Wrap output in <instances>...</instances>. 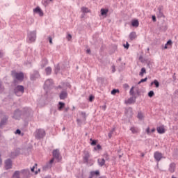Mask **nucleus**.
Returning a JSON list of instances; mask_svg holds the SVG:
<instances>
[{
	"label": "nucleus",
	"mask_w": 178,
	"mask_h": 178,
	"mask_svg": "<svg viewBox=\"0 0 178 178\" xmlns=\"http://www.w3.org/2000/svg\"><path fill=\"white\" fill-rule=\"evenodd\" d=\"M147 73V70H145V67H143L140 70V72L139 73V76H140L141 77H143V76H144V74H145Z\"/></svg>",
	"instance_id": "obj_27"
},
{
	"label": "nucleus",
	"mask_w": 178,
	"mask_h": 178,
	"mask_svg": "<svg viewBox=\"0 0 178 178\" xmlns=\"http://www.w3.org/2000/svg\"><path fill=\"white\" fill-rule=\"evenodd\" d=\"M49 44H52V38L49 36Z\"/></svg>",
	"instance_id": "obj_56"
},
{
	"label": "nucleus",
	"mask_w": 178,
	"mask_h": 178,
	"mask_svg": "<svg viewBox=\"0 0 178 178\" xmlns=\"http://www.w3.org/2000/svg\"><path fill=\"white\" fill-rule=\"evenodd\" d=\"M6 169H12V160L7 159L5 161Z\"/></svg>",
	"instance_id": "obj_13"
},
{
	"label": "nucleus",
	"mask_w": 178,
	"mask_h": 178,
	"mask_svg": "<svg viewBox=\"0 0 178 178\" xmlns=\"http://www.w3.org/2000/svg\"><path fill=\"white\" fill-rule=\"evenodd\" d=\"M37 79H40V72L38 71H34L33 74H31V80L35 81Z\"/></svg>",
	"instance_id": "obj_6"
},
{
	"label": "nucleus",
	"mask_w": 178,
	"mask_h": 178,
	"mask_svg": "<svg viewBox=\"0 0 178 178\" xmlns=\"http://www.w3.org/2000/svg\"><path fill=\"white\" fill-rule=\"evenodd\" d=\"M42 3L44 6H48L49 1L48 0H42Z\"/></svg>",
	"instance_id": "obj_46"
},
{
	"label": "nucleus",
	"mask_w": 178,
	"mask_h": 178,
	"mask_svg": "<svg viewBox=\"0 0 178 178\" xmlns=\"http://www.w3.org/2000/svg\"><path fill=\"white\" fill-rule=\"evenodd\" d=\"M166 45H172V40H168L166 43Z\"/></svg>",
	"instance_id": "obj_55"
},
{
	"label": "nucleus",
	"mask_w": 178,
	"mask_h": 178,
	"mask_svg": "<svg viewBox=\"0 0 178 178\" xmlns=\"http://www.w3.org/2000/svg\"><path fill=\"white\" fill-rule=\"evenodd\" d=\"M168 170L170 173H175L176 170V163H171L169 165Z\"/></svg>",
	"instance_id": "obj_11"
},
{
	"label": "nucleus",
	"mask_w": 178,
	"mask_h": 178,
	"mask_svg": "<svg viewBox=\"0 0 178 178\" xmlns=\"http://www.w3.org/2000/svg\"><path fill=\"white\" fill-rule=\"evenodd\" d=\"M111 69H112V72L113 73H115V72H116V69H115V65H112Z\"/></svg>",
	"instance_id": "obj_51"
},
{
	"label": "nucleus",
	"mask_w": 178,
	"mask_h": 178,
	"mask_svg": "<svg viewBox=\"0 0 178 178\" xmlns=\"http://www.w3.org/2000/svg\"><path fill=\"white\" fill-rule=\"evenodd\" d=\"M138 119H139L140 120H143V119H144V115L142 113H138Z\"/></svg>",
	"instance_id": "obj_36"
},
{
	"label": "nucleus",
	"mask_w": 178,
	"mask_h": 178,
	"mask_svg": "<svg viewBox=\"0 0 178 178\" xmlns=\"http://www.w3.org/2000/svg\"><path fill=\"white\" fill-rule=\"evenodd\" d=\"M28 38L31 42H34L37 38V31H33L28 33Z\"/></svg>",
	"instance_id": "obj_4"
},
{
	"label": "nucleus",
	"mask_w": 178,
	"mask_h": 178,
	"mask_svg": "<svg viewBox=\"0 0 178 178\" xmlns=\"http://www.w3.org/2000/svg\"><path fill=\"white\" fill-rule=\"evenodd\" d=\"M116 92H119V90H118V89H113V90L111 91L112 95H115V94H116Z\"/></svg>",
	"instance_id": "obj_43"
},
{
	"label": "nucleus",
	"mask_w": 178,
	"mask_h": 178,
	"mask_svg": "<svg viewBox=\"0 0 178 178\" xmlns=\"http://www.w3.org/2000/svg\"><path fill=\"white\" fill-rule=\"evenodd\" d=\"M146 132L147 134H150L151 131H149V127L147 128Z\"/></svg>",
	"instance_id": "obj_57"
},
{
	"label": "nucleus",
	"mask_w": 178,
	"mask_h": 178,
	"mask_svg": "<svg viewBox=\"0 0 178 178\" xmlns=\"http://www.w3.org/2000/svg\"><path fill=\"white\" fill-rule=\"evenodd\" d=\"M147 80H148V78L145 77V79H141L138 84H141V83H144L145 81H147Z\"/></svg>",
	"instance_id": "obj_42"
},
{
	"label": "nucleus",
	"mask_w": 178,
	"mask_h": 178,
	"mask_svg": "<svg viewBox=\"0 0 178 178\" xmlns=\"http://www.w3.org/2000/svg\"><path fill=\"white\" fill-rule=\"evenodd\" d=\"M136 38H137V35L136 34V32H131L129 34V39L131 40V41H133V40H136Z\"/></svg>",
	"instance_id": "obj_22"
},
{
	"label": "nucleus",
	"mask_w": 178,
	"mask_h": 178,
	"mask_svg": "<svg viewBox=\"0 0 178 178\" xmlns=\"http://www.w3.org/2000/svg\"><path fill=\"white\" fill-rule=\"evenodd\" d=\"M54 163V159H51L49 162L47 163L43 167H42V170L44 171H47L49 169H51V168H52V165Z\"/></svg>",
	"instance_id": "obj_5"
},
{
	"label": "nucleus",
	"mask_w": 178,
	"mask_h": 178,
	"mask_svg": "<svg viewBox=\"0 0 178 178\" xmlns=\"http://www.w3.org/2000/svg\"><path fill=\"white\" fill-rule=\"evenodd\" d=\"M130 130L134 134H136V133H138V129H137L136 127H132Z\"/></svg>",
	"instance_id": "obj_32"
},
{
	"label": "nucleus",
	"mask_w": 178,
	"mask_h": 178,
	"mask_svg": "<svg viewBox=\"0 0 178 178\" xmlns=\"http://www.w3.org/2000/svg\"><path fill=\"white\" fill-rule=\"evenodd\" d=\"M45 136V131L43 129H38L35 133V138L40 140V138H43Z\"/></svg>",
	"instance_id": "obj_3"
},
{
	"label": "nucleus",
	"mask_w": 178,
	"mask_h": 178,
	"mask_svg": "<svg viewBox=\"0 0 178 178\" xmlns=\"http://www.w3.org/2000/svg\"><path fill=\"white\" fill-rule=\"evenodd\" d=\"M65 98H67V92L62 91L60 94V99H65Z\"/></svg>",
	"instance_id": "obj_19"
},
{
	"label": "nucleus",
	"mask_w": 178,
	"mask_h": 178,
	"mask_svg": "<svg viewBox=\"0 0 178 178\" xmlns=\"http://www.w3.org/2000/svg\"><path fill=\"white\" fill-rule=\"evenodd\" d=\"M155 131V129H152L151 133H154Z\"/></svg>",
	"instance_id": "obj_64"
},
{
	"label": "nucleus",
	"mask_w": 178,
	"mask_h": 178,
	"mask_svg": "<svg viewBox=\"0 0 178 178\" xmlns=\"http://www.w3.org/2000/svg\"><path fill=\"white\" fill-rule=\"evenodd\" d=\"M60 155V153L59 152V149H56L53 151V159L54 161H55V159H57V161H59V156Z\"/></svg>",
	"instance_id": "obj_7"
},
{
	"label": "nucleus",
	"mask_w": 178,
	"mask_h": 178,
	"mask_svg": "<svg viewBox=\"0 0 178 178\" xmlns=\"http://www.w3.org/2000/svg\"><path fill=\"white\" fill-rule=\"evenodd\" d=\"M5 88L2 86V82L0 81V92H3Z\"/></svg>",
	"instance_id": "obj_41"
},
{
	"label": "nucleus",
	"mask_w": 178,
	"mask_h": 178,
	"mask_svg": "<svg viewBox=\"0 0 178 178\" xmlns=\"http://www.w3.org/2000/svg\"><path fill=\"white\" fill-rule=\"evenodd\" d=\"M130 95H132V97H134V86H132L130 91H129Z\"/></svg>",
	"instance_id": "obj_38"
},
{
	"label": "nucleus",
	"mask_w": 178,
	"mask_h": 178,
	"mask_svg": "<svg viewBox=\"0 0 178 178\" xmlns=\"http://www.w3.org/2000/svg\"><path fill=\"white\" fill-rule=\"evenodd\" d=\"M83 154V162L85 163H88V159H90V152H88V151H84Z\"/></svg>",
	"instance_id": "obj_9"
},
{
	"label": "nucleus",
	"mask_w": 178,
	"mask_h": 178,
	"mask_svg": "<svg viewBox=\"0 0 178 178\" xmlns=\"http://www.w3.org/2000/svg\"><path fill=\"white\" fill-rule=\"evenodd\" d=\"M81 10L83 13H88V12H90V10H88V8L86 7H82Z\"/></svg>",
	"instance_id": "obj_33"
},
{
	"label": "nucleus",
	"mask_w": 178,
	"mask_h": 178,
	"mask_svg": "<svg viewBox=\"0 0 178 178\" xmlns=\"http://www.w3.org/2000/svg\"><path fill=\"white\" fill-rule=\"evenodd\" d=\"M154 95H155V93L154 92L153 90H151L148 92V97H149V98H152Z\"/></svg>",
	"instance_id": "obj_39"
},
{
	"label": "nucleus",
	"mask_w": 178,
	"mask_h": 178,
	"mask_svg": "<svg viewBox=\"0 0 178 178\" xmlns=\"http://www.w3.org/2000/svg\"><path fill=\"white\" fill-rule=\"evenodd\" d=\"M20 115H22V113L20 112V110H16L14 112V115L13 116V119L19 120L20 119Z\"/></svg>",
	"instance_id": "obj_12"
},
{
	"label": "nucleus",
	"mask_w": 178,
	"mask_h": 178,
	"mask_svg": "<svg viewBox=\"0 0 178 178\" xmlns=\"http://www.w3.org/2000/svg\"><path fill=\"white\" fill-rule=\"evenodd\" d=\"M92 175H96L97 176L99 175V171H95L91 172Z\"/></svg>",
	"instance_id": "obj_48"
},
{
	"label": "nucleus",
	"mask_w": 178,
	"mask_h": 178,
	"mask_svg": "<svg viewBox=\"0 0 178 178\" xmlns=\"http://www.w3.org/2000/svg\"><path fill=\"white\" fill-rule=\"evenodd\" d=\"M108 9L102 8L101 9V15H102V16L106 15L108 14Z\"/></svg>",
	"instance_id": "obj_26"
},
{
	"label": "nucleus",
	"mask_w": 178,
	"mask_h": 178,
	"mask_svg": "<svg viewBox=\"0 0 178 178\" xmlns=\"http://www.w3.org/2000/svg\"><path fill=\"white\" fill-rule=\"evenodd\" d=\"M103 156V159H104V161H109V156L108 155V154H104Z\"/></svg>",
	"instance_id": "obj_40"
},
{
	"label": "nucleus",
	"mask_w": 178,
	"mask_h": 178,
	"mask_svg": "<svg viewBox=\"0 0 178 178\" xmlns=\"http://www.w3.org/2000/svg\"><path fill=\"white\" fill-rule=\"evenodd\" d=\"M86 54H91V49H88L86 50Z\"/></svg>",
	"instance_id": "obj_59"
},
{
	"label": "nucleus",
	"mask_w": 178,
	"mask_h": 178,
	"mask_svg": "<svg viewBox=\"0 0 178 178\" xmlns=\"http://www.w3.org/2000/svg\"><path fill=\"white\" fill-rule=\"evenodd\" d=\"M59 70H60V67H59V65H57L55 66V74H58L59 73Z\"/></svg>",
	"instance_id": "obj_34"
},
{
	"label": "nucleus",
	"mask_w": 178,
	"mask_h": 178,
	"mask_svg": "<svg viewBox=\"0 0 178 178\" xmlns=\"http://www.w3.org/2000/svg\"><path fill=\"white\" fill-rule=\"evenodd\" d=\"M123 87H124V88H125L126 90H127V88H129V84H127V83H125V84H124L123 85Z\"/></svg>",
	"instance_id": "obj_52"
},
{
	"label": "nucleus",
	"mask_w": 178,
	"mask_h": 178,
	"mask_svg": "<svg viewBox=\"0 0 178 178\" xmlns=\"http://www.w3.org/2000/svg\"><path fill=\"white\" fill-rule=\"evenodd\" d=\"M98 149H101V145H97L96 147H94L95 151H98Z\"/></svg>",
	"instance_id": "obj_47"
},
{
	"label": "nucleus",
	"mask_w": 178,
	"mask_h": 178,
	"mask_svg": "<svg viewBox=\"0 0 178 178\" xmlns=\"http://www.w3.org/2000/svg\"><path fill=\"white\" fill-rule=\"evenodd\" d=\"M125 115L127 118H131L133 116V108L131 107L125 110Z\"/></svg>",
	"instance_id": "obj_10"
},
{
	"label": "nucleus",
	"mask_w": 178,
	"mask_h": 178,
	"mask_svg": "<svg viewBox=\"0 0 178 178\" xmlns=\"http://www.w3.org/2000/svg\"><path fill=\"white\" fill-rule=\"evenodd\" d=\"M65 112H67V111H69V108H65Z\"/></svg>",
	"instance_id": "obj_63"
},
{
	"label": "nucleus",
	"mask_w": 178,
	"mask_h": 178,
	"mask_svg": "<svg viewBox=\"0 0 178 178\" xmlns=\"http://www.w3.org/2000/svg\"><path fill=\"white\" fill-rule=\"evenodd\" d=\"M152 20L153 22H156V17H155V15L152 16Z\"/></svg>",
	"instance_id": "obj_58"
},
{
	"label": "nucleus",
	"mask_w": 178,
	"mask_h": 178,
	"mask_svg": "<svg viewBox=\"0 0 178 178\" xmlns=\"http://www.w3.org/2000/svg\"><path fill=\"white\" fill-rule=\"evenodd\" d=\"M157 132L159 134H163V133H165V128L163 127H158L157 129Z\"/></svg>",
	"instance_id": "obj_20"
},
{
	"label": "nucleus",
	"mask_w": 178,
	"mask_h": 178,
	"mask_svg": "<svg viewBox=\"0 0 178 178\" xmlns=\"http://www.w3.org/2000/svg\"><path fill=\"white\" fill-rule=\"evenodd\" d=\"M80 115H81V119H82L83 122H86V120H87V115L86 114V113L81 111L80 113Z\"/></svg>",
	"instance_id": "obj_23"
},
{
	"label": "nucleus",
	"mask_w": 178,
	"mask_h": 178,
	"mask_svg": "<svg viewBox=\"0 0 178 178\" xmlns=\"http://www.w3.org/2000/svg\"><path fill=\"white\" fill-rule=\"evenodd\" d=\"M158 13H157V16L158 17H163V13L161 11V8H158Z\"/></svg>",
	"instance_id": "obj_31"
},
{
	"label": "nucleus",
	"mask_w": 178,
	"mask_h": 178,
	"mask_svg": "<svg viewBox=\"0 0 178 178\" xmlns=\"http://www.w3.org/2000/svg\"><path fill=\"white\" fill-rule=\"evenodd\" d=\"M25 177H30V170L24 169L20 171Z\"/></svg>",
	"instance_id": "obj_16"
},
{
	"label": "nucleus",
	"mask_w": 178,
	"mask_h": 178,
	"mask_svg": "<svg viewBox=\"0 0 178 178\" xmlns=\"http://www.w3.org/2000/svg\"><path fill=\"white\" fill-rule=\"evenodd\" d=\"M102 109H104V111H105V109H106V105L102 106Z\"/></svg>",
	"instance_id": "obj_61"
},
{
	"label": "nucleus",
	"mask_w": 178,
	"mask_h": 178,
	"mask_svg": "<svg viewBox=\"0 0 178 178\" xmlns=\"http://www.w3.org/2000/svg\"><path fill=\"white\" fill-rule=\"evenodd\" d=\"M22 134V131H20V129H17L15 131V134Z\"/></svg>",
	"instance_id": "obj_53"
},
{
	"label": "nucleus",
	"mask_w": 178,
	"mask_h": 178,
	"mask_svg": "<svg viewBox=\"0 0 178 178\" xmlns=\"http://www.w3.org/2000/svg\"><path fill=\"white\" fill-rule=\"evenodd\" d=\"M33 12L35 13H38L39 16H44V13L42 12V10L40 7H37L36 8L33 9Z\"/></svg>",
	"instance_id": "obj_15"
},
{
	"label": "nucleus",
	"mask_w": 178,
	"mask_h": 178,
	"mask_svg": "<svg viewBox=\"0 0 178 178\" xmlns=\"http://www.w3.org/2000/svg\"><path fill=\"white\" fill-rule=\"evenodd\" d=\"M97 163L99 166H104L105 165V159H98Z\"/></svg>",
	"instance_id": "obj_21"
},
{
	"label": "nucleus",
	"mask_w": 178,
	"mask_h": 178,
	"mask_svg": "<svg viewBox=\"0 0 178 178\" xmlns=\"http://www.w3.org/2000/svg\"><path fill=\"white\" fill-rule=\"evenodd\" d=\"M76 122H77V124L79 125V126H81V124L83 123V119L80 120V119H77L76 120Z\"/></svg>",
	"instance_id": "obj_45"
},
{
	"label": "nucleus",
	"mask_w": 178,
	"mask_h": 178,
	"mask_svg": "<svg viewBox=\"0 0 178 178\" xmlns=\"http://www.w3.org/2000/svg\"><path fill=\"white\" fill-rule=\"evenodd\" d=\"M92 99H94V96L90 95V97H89L90 102H92Z\"/></svg>",
	"instance_id": "obj_54"
},
{
	"label": "nucleus",
	"mask_w": 178,
	"mask_h": 178,
	"mask_svg": "<svg viewBox=\"0 0 178 178\" xmlns=\"http://www.w3.org/2000/svg\"><path fill=\"white\" fill-rule=\"evenodd\" d=\"M45 72H46V74L47 76H49V74H51V73H52V68H51V67H47L45 69Z\"/></svg>",
	"instance_id": "obj_25"
},
{
	"label": "nucleus",
	"mask_w": 178,
	"mask_h": 178,
	"mask_svg": "<svg viewBox=\"0 0 178 178\" xmlns=\"http://www.w3.org/2000/svg\"><path fill=\"white\" fill-rule=\"evenodd\" d=\"M154 159H156V161H157V162H159V161H161V159H162V153L156 152L154 153Z\"/></svg>",
	"instance_id": "obj_14"
},
{
	"label": "nucleus",
	"mask_w": 178,
	"mask_h": 178,
	"mask_svg": "<svg viewBox=\"0 0 178 178\" xmlns=\"http://www.w3.org/2000/svg\"><path fill=\"white\" fill-rule=\"evenodd\" d=\"M126 104H135L136 103V97H134V96H132L131 97H130L129 99H128V100L127 102H125Z\"/></svg>",
	"instance_id": "obj_17"
},
{
	"label": "nucleus",
	"mask_w": 178,
	"mask_h": 178,
	"mask_svg": "<svg viewBox=\"0 0 178 178\" xmlns=\"http://www.w3.org/2000/svg\"><path fill=\"white\" fill-rule=\"evenodd\" d=\"M0 165H2V159H1V153H0Z\"/></svg>",
	"instance_id": "obj_62"
},
{
	"label": "nucleus",
	"mask_w": 178,
	"mask_h": 178,
	"mask_svg": "<svg viewBox=\"0 0 178 178\" xmlns=\"http://www.w3.org/2000/svg\"><path fill=\"white\" fill-rule=\"evenodd\" d=\"M90 140L92 141L90 145H97V140H92V138H90Z\"/></svg>",
	"instance_id": "obj_44"
},
{
	"label": "nucleus",
	"mask_w": 178,
	"mask_h": 178,
	"mask_svg": "<svg viewBox=\"0 0 178 178\" xmlns=\"http://www.w3.org/2000/svg\"><path fill=\"white\" fill-rule=\"evenodd\" d=\"M47 65H48V60L47 59H43L42 60L41 67H45V66H47Z\"/></svg>",
	"instance_id": "obj_29"
},
{
	"label": "nucleus",
	"mask_w": 178,
	"mask_h": 178,
	"mask_svg": "<svg viewBox=\"0 0 178 178\" xmlns=\"http://www.w3.org/2000/svg\"><path fill=\"white\" fill-rule=\"evenodd\" d=\"M14 92L17 97H20L24 92V87L23 86H17L14 89Z\"/></svg>",
	"instance_id": "obj_2"
},
{
	"label": "nucleus",
	"mask_w": 178,
	"mask_h": 178,
	"mask_svg": "<svg viewBox=\"0 0 178 178\" xmlns=\"http://www.w3.org/2000/svg\"><path fill=\"white\" fill-rule=\"evenodd\" d=\"M129 47H130V44L127 42L126 44H124V47L126 48V49H129Z\"/></svg>",
	"instance_id": "obj_50"
},
{
	"label": "nucleus",
	"mask_w": 178,
	"mask_h": 178,
	"mask_svg": "<svg viewBox=\"0 0 178 178\" xmlns=\"http://www.w3.org/2000/svg\"><path fill=\"white\" fill-rule=\"evenodd\" d=\"M113 133H115V128H113L108 133V137L110 138H112V135L113 134Z\"/></svg>",
	"instance_id": "obj_35"
},
{
	"label": "nucleus",
	"mask_w": 178,
	"mask_h": 178,
	"mask_svg": "<svg viewBox=\"0 0 178 178\" xmlns=\"http://www.w3.org/2000/svg\"><path fill=\"white\" fill-rule=\"evenodd\" d=\"M154 84L156 86V88H159V82L158 81V80L155 79L154 81H153Z\"/></svg>",
	"instance_id": "obj_37"
},
{
	"label": "nucleus",
	"mask_w": 178,
	"mask_h": 178,
	"mask_svg": "<svg viewBox=\"0 0 178 178\" xmlns=\"http://www.w3.org/2000/svg\"><path fill=\"white\" fill-rule=\"evenodd\" d=\"M6 122H8V116H4L0 122V127L5 126V124H6Z\"/></svg>",
	"instance_id": "obj_18"
},
{
	"label": "nucleus",
	"mask_w": 178,
	"mask_h": 178,
	"mask_svg": "<svg viewBox=\"0 0 178 178\" xmlns=\"http://www.w3.org/2000/svg\"><path fill=\"white\" fill-rule=\"evenodd\" d=\"M131 24L133 27H138L140 23H138V20H134L132 21Z\"/></svg>",
	"instance_id": "obj_28"
},
{
	"label": "nucleus",
	"mask_w": 178,
	"mask_h": 178,
	"mask_svg": "<svg viewBox=\"0 0 178 178\" xmlns=\"http://www.w3.org/2000/svg\"><path fill=\"white\" fill-rule=\"evenodd\" d=\"M67 41H70V40H72V35L70 33L67 34Z\"/></svg>",
	"instance_id": "obj_49"
},
{
	"label": "nucleus",
	"mask_w": 178,
	"mask_h": 178,
	"mask_svg": "<svg viewBox=\"0 0 178 178\" xmlns=\"http://www.w3.org/2000/svg\"><path fill=\"white\" fill-rule=\"evenodd\" d=\"M34 169H35V166H33V167L31 169V172H34Z\"/></svg>",
	"instance_id": "obj_60"
},
{
	"label": "nucleus",
	"mask_w": 178,
	"mask_h": 178,
	"mask_svg": "<svg viewBox=\"0 0 178 178\" xmlns=\"http://www.w3.org/2000/svg\"><path fill=\"white\" fill-rule=\"evenodd\" d=\"M54 85L52 79H47L44 82V88H49Z\"/></svg>",
	"instance_id": "obj_8"
},
{
	"label": "nucleus",
	"mask_w": 178,
	"mask_h": 178,
	"mask_svg": "<svg viewBox=\"0 0 178 178\" xmlns=\"http://www.w3.org/2000/svg\"><path fill=\"white\" fill-rule=\"evenodd\" d=\"M59 106H58V111H62V109H63V108H65V103L60 102L58 103Z\"/></svg>",
	"instance_id": "obj_30"
},
{
	"label": "nucleus",
	"mask_w": 178,
	"mask_h": 178,
	"mask_svg": "<svg viewBox=\"0 0 178 178\" xmlns=\"http://www.w3.org/2000/svg\"><path fill=\"white\" fill-rule=\"evenodd\" d=\"M12 76L19 81H23V79H24V74L22 72L17 73L16 71L12 72Z\"/></svg>",
	"instance_id": "obj_1"
},
{
	"label": "nucleus",
	"mask_w": 178,
	"mask_h": 178,
	"mask_svg": "<svg viewBox=\"0 0 178 178\" xmlns=\"http://www.w3.org/2000/svg\"><path fill=\"white\" fill-rule=\"evenodd\" d=\"M20 171H15L11 178H20Z\"/></svg>",
	"instance_id": "obj_24"
}]
</instances>
